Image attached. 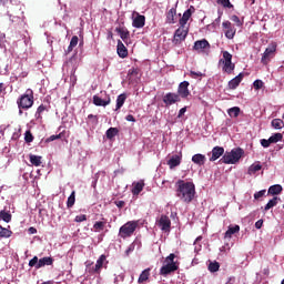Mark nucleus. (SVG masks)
I'll list each match as a JSON object with an SVG mask.
<instances>
[{
    "label": "nucleus",
    "mask_w": 284,
    "mask_h": 284,
    "mask_svg": "<svg viewBox=\"0 0 284 284\" xmlns=\"http://www.w3.org/2000/svg\"><path fill=\"white\" fill-rule=\"evenodd\" d=\"M175 196H178L182 203L190 204L194 201V196H196V186L194 185V182L179 180L175 183Z\"/></svg>",
    "instance_id": "nucleus-1"
},
{
    "label": "nucleus",
    "mask_w": 284,
    "mask_h": 284,
    "mask_svg": "<svg viewBox=\"0 0 284 284\" xmlns=\"http://www.w3.org/2000/svg\"><path fill=\"white\" fill-rule=\"evenodd\" d=\"M245 154V151L241 148L233 149L231 152H226L222 159L220 160L222 163H225V165H235V163H239L243 155Z\"/></svg>",
    "instance_id": "nucleus-2"
},
{
    "label": "nucleus",
    "mask_w": 284,
    "mask_h": 284,
    "mask_svg": "<svg viewBox=\"0 0 284 284\" xmlns=\"http://www.w3.org/2000/svg\"><path fill=\"white\" fill-rule=\"evenodd\" d=\"M223 59H220L219 65L222 67V72H225L226 74H232L234 72V68H236V64L232 63V53L229 51H223Z\"/></svg>",
    "instance_id": "nucleus-3"
},
{
    "label": "nucleus",
    "mask_w": 284,
    "mask_h": 284,
    "mask_svg": "<svg viewBox=\"0 0 284 284\" xmlns=\"http://www.w3.org/2000/svg\"><path fill=\"white\" fill-rule=\"evenodd\" d=\"M34 105V92L32 90H27V94H23L18 100V108L20 110H30Z\"/></svg>",
    "instance_id": "nucleus-4"
},
{
    "label": "nucleus",
    "mask_w": 284,
    "mask_h": 284,
    "mask_svg": "<svg viewBox=\"0 0 284 284\" xmlns=\"http://www.w3.org/2000/svg\"><path fill=\"white\" fill-rule=\"evenodd\" d=\"M136 227H139V222L129 221L120 227L119 236L121 239H130V236L136 232Z\"/></svg>",
    "instance_id": "nucleus-5"
},
{
    "label": "nucleus",
    "mask_w": 284,
    "mask_h": 284,
    "mask_svg": "<svg viewBox=\"0 0 284 284\" xmlns=\"http://www.w3.org/2000/svg\"><path fill=\"white\" fill-rule=\"evenodd\" d=\"M276 48L277 45L275 42H272L271 44H268V47L265 49L261 59V63L263 65H267L270 61H272V59L276 57Z\"/></svg>",
    "instance_id": "nucleus-6"
},
{
    "label": "nucleus",
    "mask_w": 284,
    "mask_h": 284,
    "mask_svg": "<svg viewBox=\"0 0 284 284\" xmlns=\"http://www.w3.org/2000/svg\"><path fill=\"white\" fill-rule=\"evenodd\" d=\"M189 32L190 28L180 24V28L176 29L174 32L173 44L181 45V43H183V41H185V39L187 38Z\"/></svg>",
    "instance_id": "nucleus-7"
},
{
    "label": "nucleus",
    "mask_w": 284,
    "mask_h": 284,
    "mask_svg": "<svg viewBox=\"0 0 284 284\" xmlns=\"http://www.w3.org/2000/svg\"><path fill=\"white\" fill-rule=\"evenodd\" d=\"M162 101L166 108H170V105H174V103H181V98L174 92H169L163 97Z\"/></svg>",
    "instance_id": "nucleus-8"
},
{
    "label": "nucleus",
    "mask_w": 284,
    "mask_h": 284,
    "mask_svg": "<svg viewBox=\"0 0 284 284\" xmlns=\"http://www.w3.org/2000/svg\"><path fill=\"white\" fill-rule=\"evenodd\" d=\"M176 95L180 97V99H187V97H190V82L189 81H183L179 84Z\"/></svg>",
    "instance_id": "nucleus-9"
},
{
    "label": "nucleus",
    "mask_w": 284,
    "mask_h": 284,
    "mask_svg": "<svg viewBox=\"0 0 284 284\" xmlns=\"http://www.w3.org/2000/svg\"><path fill=\"white\" fill-rule=\"evenodd\" d=\"M179 270V265L176 263L164 264L160 268V276H169V274H174Z\"/></svg>",
    "instance_id": "nucleus-10"
},
{
    "label": "nucleus",
    "mask_w": 284,
    "mask_h": 284,
    "mask_svg": "<svg viewBox=\"0 0 284 284\" xmlns=\"http://www.w3.org/2000/svg\"><path fill=\"white\" fill-rule=\"evenodd\" d=\"M222 28H224L225 30L226 39H234V37L236 36V29L232 26V22L224 21L222 23Z\"/></svg>",
    "instance_id": "nucleus-11"
},
{
    "label": "nucleus",
    "mask_w": 284,
    "mask_h": 284,
    "mask_svg": "<svg viewBox=\"0 0 284 284\" xmlns=\"http://www.w3.org/2000/svg\"><path fill=\"white\" fill-rule=\"evenodd\" d=\"M158 225L161 227L162 232H170V227H172V221L168 215H161Z\"/></svg>",
    "instance_id": "nucleus-12"
},
{
    "label": "nucleus",
    "mask_w": 284,
    "mask_h": 284,
    "mask_svg": "<svg viewBox=\"0 0 284 284\" xmlns=\"http://www.w3.org/2000/svg\"><path fill=\"white\" fill-rule=\"evenodd\" d=\"M194 12H196V9L194 8V6H191L186 11H184L182 18L180 19V26H183V27L187 26V21H190Z\"/></svg>",
    "instance_id": "nucleus-13"
},
{
    "label": "nucleus",
    "mask_w": 284,
    "mask_h": 284,
    "mask_svg": "<svg viewBox=\"0 0 284 284\" xmlns=\"http://www.w3.org/2000/svg\"><path fill=\"white\" fill-rule=\"evenodd\" d=\"M211 158L209 161L214 162L217 161V159H221L223 154H225V149L223 146H214L211 151Z\"/></svg>",
    "instance_id": "nucleus-14"
},
{
    "label": "nucleus",
    "mask_w": 284,
    "mask_h": 284,
    "mask_svg": "<svg viewBox=\"0 0 284 284\" xmlns=\"http://www.w3.org/2000/svg\"><path fill=\"white\" fill-rule=\"evenodd\" d=\"M245 74L244 73H239L235 78H233L231 81L227 83L229 90H236L239 85H241V81H243Z\"/></svg>",
    "instance_id": "nucleus-15"
},
{
    "label": "nucleus",
    "mask_w": 284,
    "mask_h": 284,
    "mask_svg": "<svg viewBox=\"0 0 284 284\" xmlns=\"http://www.w3.org/2000/svg\"><path fill=\"white\" fill-rule=\"evenodd\" d=\"M103 263H105V255H101L98 258L95 266L92 268H89L90 274H100L101 270L103 268Z\"/></svg>",
    "instance_id": "nucleus-16"
},
{
    "label": "nucleus",
    "mask_w": 284,
    "mask_h": 284,
    "mask_svg": "<svg viewBox=\"0 0 284 284\" xmlns=\"http://www.w3.org/2000/svg\"><path fill=\"white\" fill-rule=\"evenodd\" d=\"M206 48H210V42L205 39L195 41L193 45V50L196 52H204Z\"/></svg>",
    "instance_id": "nucleus-17"
},
{
    "label": "nucleus",
    "mask_w": 284,
    "mask_h": 284,
    "mask_svg": "<svg viewBox=\"0 0 284 284\" xmlns=\"http://www.w3.org/2000/svg\"><path fill=\"white\" fill-rule=\"evenodd\" d=\"M115 32L120 36L124 43H128V39H130V31L128 30V28L121 26L116 27Z\"/></svg>",
    "instance_id": "nucleus-18"
},
{
    "label": "nucleus",
    "mask_w": 284,
    "mask_h": 284,
    "mask_svg": "<svg viewBox=\"0 0 284 284\" xmlns=\"http://www.w3.org/2000/svg\"><path fill=\"white\" fill-rule=\"evenodd\" d=\"M181 160H182L181 155L171 156V159L168 160V165L170 170H174V168H179V165H181Z\"/></svg>",
    "instance_id": "nucleus-19"
},
{
    "label": "nucleus",
    "mask_w": 284,
    "mask_h": 284,
    "mask_svg": "<svg viewBox=\"0 0 284 284\" xmlns=\"http://www.w3.org/2000/svg\"><path fill=\"white\" fill-rule=\"evenodd\" d=\"M143 187H145V182L140 180L139 182L133 183L132 194L134 196H139L141 192H143Z\"/></svg>",
    "instance_id": "nucleus-20"
},
{
    "label": "nucleus",
    "mask_w": 284,
    "mask_h": 284,
    "mask_svg": "<svg viewBox=\"0 0 284 284\" xmlns=\"http://www.w3.org/2000/svg\"><path fill=\"white\" fill-rule=\"evenodd\" d=\"M118 55L120 59H125L128 57V48L121 40H118Z\"/></svg>",
    "instance_id": "nucleus-21"
},
{
    "label": "nucleus",
    "mask_w": 284,
    "mask_h": 284,
    "mask_svg": "<svg viewBox=\"0 0 284 284\" xmlns=\"http://www.w3.org/2000/svg\"><path fill=\"white\" fill-rule=\"evenodd\" d=\"M166 23H176V8H171L169 12H166Z\"/></svg>",
    "instance_id": "nucleus-22"
},
{
    "label": "nucleus",
    "mask_w": 284,
    "mask_h": 284,
    "mask_svg": "<svg viewBox=\"0 0 284 284\" xmlns=\"http://www.w3.org/2000/svg\"><path fill=\"white\" fill-rule=\"evenodd\" d=\"M133 28H143L145 26V16L138 14L132 22Z\"/></svg>",
    "instance_id": "nucleus-23"
},
{
    "label": "nucleus",
    "mask_w": 284,
    "mask_h": 284,
    "mask_svg": "<svg viewBox=\"0 0 284 284\" xmlns=\"http://www.w3.org/2000/svg\"><path fill=\"white\" fill-rule=\"evenodd\" d=\"M263 170V165H261V162H255L251 166H248L247 174L250 176H254L256 172H261Z\"/></svg>",
    "instance_id": "nucleus-24"
},
{
    "label": "nucleus",
    "mask_w": 284,
    "mask_h": 284,
    "mask_svg": "<svg viewBox=\"0 0 284 284\" xmlns=\"http://www.w3.org/2000/svg\"><path fill=\"white\" fill-rule=\"evenodd\" d=\"M241 232V226L234 225L229 226L227 231L224 234V239H232L233 234H239Z\"/></svg>",
    "instance_id": "nucleus-25"
},
{
    "label": "nucleus",
    "mask_w": 284,
    "mask_h": 284,
    "mask_svg": "<svg viewBox=\"0 0 284 284\" xmlns=\"http://www.w3.org/2000/svg\"><path fill=\"white\" fill-rule=\"evenodd\" d=\"M54 263V258L52 257H42L38 262L37 270H41V267H45V265H52Z\"/></svg>",
    "instance_id": "nucleus-26"
},
{
    "label": "nucleus",
    "mask_w": 284,
    "mask_h": 284,
    "mask_svg": "<svg viewBox=\"0 0 284 284\" xmlns=\"http://www.w3.org/2000/svg\"><path fill=\"white\" fill-rule=\"evenodd\" d=\"M105 225H108V220L102 219V221H98L93 224L94 232H103L105 230Z\"/></svg>",
    "instance_id": "nucleus-27"
},
{
    "label": "nucleus",
    "mask_w": 284,
    "mask_h": 284,
    "mask_svg": "<svg viewBox=\"0 0 284 284\" xmlns=\"http://www.w3.org/2000/svg\"><path fill=\"white\" fill-rule=\"evenodd\" d=\"M93 104L105 108V105H110V99L103 100L99 95H93Z\"/></svg>",
    "instance_id": "nucleus-28"
},
{
    "label": "nucleus",
    "mask_w": 284,
    "mask_h": 284,
    "mask_svg": "<svg viewBox=\"0 0 284 284\" xmlns=\"http://www.w3.org/2000/svg\"><path fill=\"white\" fill-rule=\"evenodd\" d=\"M192 161L195 163V165H205L206 158L205 155L197 153L192 156Z\"/></svg>",
    "instance_id": "nucleus-29"
},
{
    "label": "nucleus",
    "mask_w": 284,
    "mask_h": 284,
    "mask_svg": "<svg viewBox=\"0 0 284 284\" xmlns=\"http://www.w3.org/2000/svg\"><path fill=\"white\" fill-rule=\"evenodd\" d=\"M0 221H3L4 223H10V221H12V214L10 213V211L1 210Z\"/></svg>",
    "instance_id": "nucleus-30"
},
{
    "label": "nucleus",
    "mask_w": 284,
    "mask_h": 284,
    "mask_svg": "<svg viewBox=\"0 0 284 284\" xmlns=\"http://www.w3.org/2000/svg\"><path fill=\"white\" fill-rule=\"evenodd\" d=\"M126 99H128V95L125 93L118 95L115 110H121V108H123Z\"/></svg>",
    "instance_id": "nucleus-31"
},
{
    "label": "nucleus",
    "mask_w": 284,
    "mask_h": 284,
    "mask_svg": "<svg viewBox=\"0 0 284 284\" xmlns=\"http://www.w3.org/2000/svg\"><path fill=\"white\" fill-rule=\"evenodd\" d=\"M77 45H79V37L73 36L71 38L70 44L67 49V54H70V52H72V50H74V48H77Z\"/></svg>",
    "instance_id": "nucleus-32"
},
{
    "label": "nucleus",
    "mask_w": 284,
    "mask_h": 284,
    "mask_svg": "<svg viewBox=\"0 0 284 284\" xmlns=\"http://www.w3.org/2000/svg\"><path fill=\"white\" fill-rule=\"evenodd\" d=\"M283 192V186L281 184H275L270 186L268 194H272L273 196L276 194H281Z\"/></svg>",
    "instance_id": "nucleus-33"
},
{
    "label": "nucleus",
    "mask_w": 284,
    "mask_h": 284,
    "mask_svg": "<svg viewBox=\"0 0 284 284\" xmlns=\"http://www.w3.org/2000/svg\"><path fill=\"white\" fill-rule=\"evenodd\" d=\"M278 201H281V199L278 197H273L272 200H270L267 202V204L264 207V212H267L268 210H272V207H276V205H278Z\"/></svg>",
    "instance_id": "nucleus-34"
},
{
    "label": "nucleus",
    "mask_w": 284,
    "mask_h": 284,
    "mask_svg": "<svg viewBox=\"0 0 284 284\" xmlns=\"http://www.w3.org/2000/svg\"><path fill=\"white\" fill-rule=\"evenodd\" d=\"M74 203H77V192L72 191L70 196L68 197L67 207H74Z\"/></svg>",
    "instance_id": "nucleus-35"
},
{
    "label": "nucleus",
    "mask_w": 284,
    "mask_h": 284,
    "mask_svg": "<svg viewBox=\"0 0 284 284\" xmlns=\"http://www.w3.org/2000/svg\"><path fill=\"white\" fill-rule=\"evenodd\" d=\"M271 125L274 128V130H283L284 122L281 119H274L272 120Z\"/></svg>",
    "instance_id": "nucleus-36"
},
{
    "label": "nucleus",
    "mask_w": 284,
    "mask_h": 284,
    "mask_svg": "<svg viewBox=\"0 0 284 284\" xmlns=\"http://www.w3.org/2000/svg\"><path fill=\"white\" fill-rule=\"evenodd\" d=\"M150 278V268L144 270L138 280V283H145Z\"/></svg>",
    "instance_id": "nucleus-37"
},
{
    "label": "nucleus",
    "mask_w": 284,
    "mask_h": 284,
    "mask_svg": "<svg viewBox=\"0 0 284 284\" xmlns=\"http://www.w3.org/2000/svg\"><path fill=\"white\" fill-rule=\"evenodd\" d=\"M105 134H106V139L112 141V139H114L116 134H119V129L110 128L109 130H106Z\"/></svg>",
    "instance_id": "nucleus-38"
},
{
    "label": "nucleus",
    "mask_w": 284,
    "mask_h": 284,
    "mask_svg": "<svg viewBox=\"0 0 284 284\" xmlns=\"http://www.w3.org/2000/svg\"><path fill=\"white\" fill-rule=\"evenodd\" d=\"M12 231L0 225V239H10Z\"/></svg>",
    "instance_id": "nucleus-39"
},
{
    "label": "nucleus",
    "mask_w": 284,
    "mask_h": 284,
    "mask_svg": "<svg viewBox=\"0 0 284 284\" xmlns=\"http://www.w3.org/2000/svg\"><path fill=\"white\" fill-rule=\"evenodd\" d=\"M29 161L31 164H33L36 168H39L41 165V156L39 155H30Z\"/></svg>",
    "instance_id": "nucleus-40"
},
{
    "label": "nucleus",
    "mask_w": 284,
    "mask_h": 284,
    "mask_svg": "<svg viewBox=\"0 0 284 284\" xmlns=\"http://www.w3.org/2000/svg\"><path fill=\"white\" fill-rule=\"evenodd\" d=\"M227 114L230 116H233L234 119H236V116H239V114H241V108L239 106H233L231 109L227 110Z\"/></svg>",
    "instance_id": "nucleus-41"
},
{
    "label": "nucleus",
    "mask_w": 284,
    "mask_h": 284,
    "mask_svg": "<svg viewBox=\"0 0 284 284\" xmlns=\"http://www.w3.org/2000/svg\"><path fill=\"white\" fill-rule=\"evenodd\" d=\"M268 140L271 143H278V141H283V133H274Z\"/></svg>",
    "instance_id": "nucleus-42"
},
{
    "label": "nucleus",
    "mask_w": 284,
    "mask_h": 284,
    "mask_svg": "<svg viewBox=\"0 0 284 284\" xmlns=\"http://www.w3.org/2000/svg\"><path fill=\"white\" fill-rule=\"evenodd\" d=\"M221 270V264L219 262H210L209 264V272H219Z\"/></svg>",
    "instance_id": "nucleus-43"
},
{
    "label": "nucleus",
    "mask_w": 284,
    "mask_h": 284,
    "mask_svg": "<svg viewBox=\"0 0 284 284\" xmlns=\"http://www.w3.org/2000/svg\"><path fill=\"white\" fill-rule=\"evenodd\" d=\"M24 141L26 143H32L34 141V136L32 135V132L26 131Z\"/></svg>",
    "instance_id": "nucleus-44"
},
{
    "label": "nucleus",
    "mask_w": 284,
    "mask_h": 284,
    "mask_svg": "<svg viewBox=\"0 0 284 284\" xmlns=\"http://www.w3.org/2000/svg\"><path fill=\"white\" fill-rule=\"evenodd\" d=\"M175 258H176V255L174 253H171L164 260L165 265H170V263H176V262H174Z\"/></svg>",
    "instance_id": "nucleus-45"
},
{
    "label": "nucleus",
    "mask_w": 284,
    "mask_h": 284,
    "mask_svg": "<svg viewBox=\"0 0 284 284\" xmlns=\"http://www.w3.org/2000/svg\"><path fill=\"white\" fill-rule=\"evenodd\" d=\"M88 119L92 125H99V116L94 114H89Z\"/></svg>",
    "instance_id": "nucleus-46"
},
{
    "label": "nucleus",
    "mask_w": 284,
    "mask_h": 284,
    "mask_svg": "<svg viewBox=\"0 0 284 284\" xmlns=\"http://www.w3.org/2000/svg\"><path fill=\"white\" fill-rule=\"evenodd\" d=\"M38 265H39V257L33 256V258H31L29 261V267H36V270H37Z\"/></svg>",
    "instance_id": "nucleus-47"
},
{
    "label": "nucleus",
    "mask_w": 284,
    "mask_h": 284,
    "mask_svg": "<svg viewBox=\"0 0 284 284\" xmlns=\"http://www.w3.org/2000/svg\"><path fill=\"white\" fill-rule=\"evenodd\" d=\"M217 3L220 6H223V8H233L232 2H230V0H217Z\"/></svg>",
    "instance_id": "nucleus-48"
},
{
    "label": "nucleus",
    "mask_w": 284,
    "mask_h": 284,
    "mask_svg": "<svg viewBox=\"0 0 284 284\" xmlns=\"http://www.w3.org/2000/svg\"><path fill=\"white\" fill-rule=\"evenodd\" d=\"M74 221L75 223H83V221H88V216L85 214L77 215Z\"/></svg>",
    "instance_id": "nucleus-49"
},
{
    "label": "nucleus",
    "mask_w": 284,
    "mask_h": 284,
    "mask_svg": "<svg viewBox=\"0 0 284 284\" xmlns=\"http://www.w3.org/2000/svg\"><path fill=\"white\" fill-rule=\"evenodd\" d=\"M61 136H63V133H60L58 135H50L48 139H47V143H52V141H57L58 139H61Z\"/></svg>",
    "instance_id": "nucleus-50"
},
{
    "label": "nucleus",
    "mask_w": 284,
    "mask_h": 284,
    "mask_svg": "<svg viewBox=\"0 0 284 284\" xmlns=\"http://www.w3.org/2000/svg\"><path fill=\"white\" fill-rule=\"evenodd\" d=\"M264 83L262 82V80H255L253 82V87L255 90H261L263 88Z\"/></svg>",
    "instance_id": "nucleus-51"
},
{
    "label": "nucleus",
    "mask_w": 284,
    "mask_h": 284,
    "mask_svg": "<svg viewBox=\"0 0 284 284\" xmlns=\"http://www.w3.org/2000/svg\"><path fill=\"white\" fill-rule=\"evenodd\" d=\"M140 70L139 68H132L129 70L128 75L129 77H136L139 74Z\"/></svg>",
    "instance_id": "nucleus-52"
},
{
    "label": "nucleus",
    "mask_w": 284,
    "mask_h": 284,
    "mask_svg": "<svg viewBox=\"0 0 284 284\" xmlns=\"http://www.w3.org/2000/svg\"><path fill=\"white\" fill-rule=\"evenodd\" d=\"M265 190L258 191L254 194V199L255 201H258V199H263V196H265Z\"/></svg>",
    "instance_id": "nucleus-53"
},
{
    "label": "nucleus",
    "mask_w": 284,
    "mask_h": 284,
    "mask_svg": "<svg viewBox=\"0 0 284 284\" xmlns=\"http://www.w3.org/2000/svg\"><path fill=\"white\" fill-rule=\"evenodd\" d=\"M261 145L262 148H270V145H272V142L270 141V139L268 140L262 139Z\"/></svg>",
    "instance_id": "nucleus-54"
},
{
    "label": "nucleus",
    "mask_w": 284,
    "mask_h": 284,
    "mask_svg": "<svg viewBox=\"0 0 284 284\" xmlns=\"http://www.w3.org/2000/svg\"><path fill=\"white\" fill-rule=\"evenodd\" d=\"M231 20L234 21V23H236V26L239 27L243 26V23H241V18H239V16H232Z\"/></svg>",
    "instance_id": "nucleus-55"
},
{
    "label": "nucleus",
    "mask_w": 284,
    "mask_h": 284,
    "mask_svg": "<svg viewBox=\"0 0 284 284\" xmlns=\"http://www.w3.org/2000/svg\"><path fill=\"white\" fill-rule=\"evenodd\" d=\"M190 75L192 77V79H199V77H203V73L196 72V71H191Z\"/></svg>",
    "instance_id": "nucleus-56"
},
{
    "label": "nucleus",
    "mask_w": 284,
    "mask_h": 284,
    "mask_svg": "<svg viewBox=\"0 0 284 284\" xmlns=\"http://www.w3.org/2000/svg\"><path fill=\"white\" fill-rule=\"evenodd\" d=\"M43 112H45V105L41 104L37 109V114H39V116H40L41 114H43Z\"/></svg>",
    "instance_id": "nucleus-57"
},
{
    "label": "nucleus",
    "mask_w": 284,
    "mask_h": 284,
    "mask_svg": "<svg viewBox=\"0 0 284 284\" xmlns=\"http://www.w3.org/2000/svg\"><path fill=\"white\" fill-rule=\"evenodd\" d=\"M114 204L116 205V207H119L120 210L122 207H125V201H115Z\"/></svg>",
    "instance_id": "nucleus-58"
},
{
    "label": "nucleus",
    "mask_w": 284,
    "mask_h": 284,
    "mask_svg": "<svg viewBox=\"0 0 284 284\" xmlns=\"http://www.w3.org/2000/svg\"><path fill=\"white\" fill-rule=\"evenodd\" d=\"M185 112H187V108L186 106L180 109L179 114H178V119H181V116H183V114H185Z\"/></svg>",
    "instance_id": "nucleus-59"
},
{
    "label": "nucleus",
    "mask_w": 284,
    "mask_h": 284,
    "mask_svg": "<svg viewBox=\"0 0 284 284\" xmlns=\"http://www.w3.org/2000/svg\"><path fill=\"white\" fill-rule=\"evenodd\" d=\"M125 120L130 121L131 123H135L136 122V119H134V115H132V114L126 115Z\"/></svg>",
    "instance_id": "nucleus-60"
},
{
    "label": "nucleus",
    "mask_w": 284,
    "mask_h": 284,
    "mask_svg": "<svg viewBox=\"0 0 284 284\" xmlns=\"http://www.w3.org/2000/svg\"><path fill=\"white\" fill-rule=\"evenodd\" d=\"M255 227L256 230H261V227H263V220H258L257 222H255Z\"/></svg>",
    "instance_id": "nucleus-61"
},
{
    "label": "nucleus",
    "mask_w": 284,
    "mask_h": 284,
    "mask_svg": "<svg viewBox=\"0 0 284 284\" xmlns=\"http://www.w3.org/2000/svg\"><path fill=\"white\" fill-rule=\"evenodd\" d=\"M29 233L30 234H37V229L33 227V226L29 227Z\"/></svg>",
    "instance_id": "nucleus-62"
},
{
    "label": "nucleus",
    "mask_w": 284,
    "mask_h": 284,
    "mask_svg": "<svg viewBox=\"0 0 284 284\" xmlns=\"http://www.w3.org/2000/svg\"><path fill=\"white\" fill-rule=\"evenodd\" d=\"M133 251H134V247H133V246H130V247L125 251L126 256H130V252H133Z\"/></svg>",
    "instance_id": "nucleus-63"
},
{
    "label": "nucleus",
    "mask_w": 284,
    "mask_h": 284,
    "mask_svg": "<svg viewBox=\"0 0 284 284\" xmlns=\"http://www.w3.org/2000/svg\"><path fill=\"white\" fill-rule=\"evenodd\" d=\"M8 1H10V0H0V6L2 4V6H6V3H8Z\"/></svg>",
    "instance_id": "nucleus-64"
}]
</instances>
